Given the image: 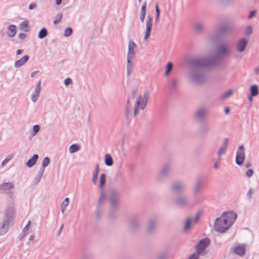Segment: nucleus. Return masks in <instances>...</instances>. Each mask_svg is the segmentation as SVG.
Listing matches in <instances>:
<instances>
[{
    "label": "nucleus",
    "mask_w": 259,
    "mask_h": 259,
    "mask_svg": "<svg viewBox=\"0 0 259 259\" xmlns=\"http://www.w3.org/2000/svg\"><path fill=\"white\" fill-rule=\"evenodd\" d=\"M202 60H207L205 57H197L189 61L191 68L189 72V78L194 83L201 84L206 81L205 68L213 67L212 65H204Z\"/></svg>",
    "instance_id": "1"
},
{
    "label": "nucleus",
    "mask_w": 259,
    "mask_h": 259,
    "mask_svg": "<svg viewBox=\"0 0 259 259\" xmlns=\"http://www.w3.org/2000/svg\"><path fill=\"white\" fill-rule=\"evenodd\" d=\"M237 218V214L233 211L224 212L220 218L215 219L213 229L218 232L224 233L228 230Z\"/></svg>",
    "instance_id": "2"
},
{
    "label": "nucleus",
    "mask_w": 259,
    "mask_h": 259,
    "mask_svg": "<svg viewBox=\"0 0 259 259\" xmlns=\"http://www.w3.org/2000/svg\"><path fill=\"white\" fill-rule=\"evenodd\" d=\"M217 54L211 57H206L207 60H202L201 63L204 65H212L213 67H222L223 62L220 61V59L223 57H228L230 54V50L225 44H221L217 47Z\"/></svg>",
    "instance_id": "3"
},
{
    "label": "nucleus",
    "mask_w": 259,
    "mask_h": 259,
    "mask_svg": "<svg viewBox=\"0 0 259 259\" xmlns=\"http://www.w3.org/2000/svg\"><path fill=\"white\" fill-rule=\"evenodd\" d=\"M173 172V164L170 161L164 163L159 168L156 177L157 183L164 182Z\"/></svg>",
    "instance_id": "4"
},
{
    "label": "nucleus",
    "mask_w": 259,
    "mask_h": 259,
    "mask_svg": "<svg viewBox=\"0 0 259 259\" xmlns=\"http://www.w3.org/2000/svg\"><path fill=\"white\" fill-rule=\"evenodd\" d=\"M15 210L13 207H8L4 215L3 221L0 224V235L6 233L8 230L10 221L13 217Z\"/></svg>",
    "instance_id": "5"
},
{
    "label": "nucleus",
    "mask_w": 259,
    "mask_h": 259,
    "mask_svg": "<svg viewBox=\"0 0 259 259\" xmlns=\"http://www.w3.org/2000/svg\"><path fill=\"white\" fill-rule=\"evenodd\" d=\"M233 31V28L226 24H222L219 25L215 32V35L213 36V39L214 42L218 41L221 37L230 34Z\"/></svg>",
    "instance_id": "6"
},
{
    "label": "nucleus",
    "mask_w": 259,
    "mask_h": 259,
    "mask_svg": "<svg viewBox=\"0 0 259 259\" xmlns=\"http://www.w3.org/2000/svg\"><path fill=\"white\" fill-rule=\"evenodd\" d=\"M208 109L203 106L198 107L194 112L193 118L197 122L202 123L207 118Z\"/></svg>",
    "instance_id": "7"
},
{
    "label": "nucleus",
    "mask_w": 259,
    "mask_h": 259,
    "mask_svg": "<svg viewBox=\"0 0 259 259\" xmlns=\"http://www.w3.org/2000/svg\"><path fill=\"white\" fill-rule=\"evenodd\" d=\"M187 188L186 184L183 181L177 180L174 181L170 186V190L175 193H180L184 192Z\"/></svg>",
    "instance_id": "8"
},
{
    "label": "nucleus",
    "mask_w": 259,
    "mask_h": 259,
    "mask_svg": "<svg viewBox=\"0 0 259 259\" xmlns=\"http://www.w3.org/2000/svg\"><path fill=\"white\" fill-rule=\"evenodd\" d=\"M120 204V196L118 192L112 191L109 197V205L111 208H118Z\"/></svg>",
    "instance_id": "9"
},
{
    "label": "nucleus",
    "mask_w": 259,
    "mask_h": 259,
    "mask_svg": "<svg viewBox=\"0 0 259 259\" xmlns=\"http://www.w3.org/2000/svg\"><path fill=\"white\" fill-rule=\"evenodd\" d=\"M158 224V218L156 217L150 218L148 221L147 231L149 234L153 233L157 228Z\"/></svg>",
    "instance_id": "10"
},
{
    "label": "nucleus",
    "mask_w": 259,
    "mask_h": 259,
    "mask_svg": "<svg viewBox=\"0 0 259 259\" xmlns=\"http://www.w3.org/2000/svg\"><path fill=\"white\" fill-rule=\"evenodd\" d=\"M205 184V180L203 178L198 177L194 183L193 188V193L194 195H197L200 193L201 189L203 188Z\"/></svg>",
    "instance_id": "11"
},
{
    "label": "nucleus",
    "mask_w": 259,
    "mask_h": 259,
    "mask_svg": "<svg viewBox=\"0 0 259 259\" xmlns=\"http://www.w3.org/2000/svg\"><path fill=\"white\" fill-rule=\"evenodd\" d=\"M210 242V239L208 238H204L200 240L195 247L198 253L202 252L209 245Z\"/></svg>",
    "instance_id": "12"
},
{
    "label": "nucleus",
    "mask_w": 259,
    "mask_h": 259,
    "mask_svg": "<svg viewBox=\"0 0 259 259\" xmlns=\"http://www.w3.org/2000/svg\"><path fill=\"white\" fill-rule=\"evenodd\" d=\"M175 202L177 205L181 207H184L189 205L188 197L184 195H179L175 199Z\"/></svg>",
    "instance_id": "13"
},
{
    "label": "nucleus",
    "mask_w": 259,
    "mask_h": 259,
    "mask_svg": "<svg viewBox=\"0 0 259 259\" xmlns=\"http://www.w3.org/2000/svg\"><path fill=\"white\" fill-rule=\"evenodd\" d=\"M205 29V22L203 20H197L193 24V30L197 34H201L204 31Z\"/></svg>",
    "instance_id": "14"
},
{
    "label": "nucleus",
    "mask_w": 259,
    "mask_h": 259,
    "mask_svg": "<svg viewBox=\"0 0 259 259\" xmlns=\"http://www.w3.org/2000/svg\"><path fill=\"white\" fill-rule=\"evenodd\" d=\"M231 251L240 256H243L246 252V246L244 244H238L231 248Z\"/></svg>",
    "instance_id": "15"
},
{
    "label": "nucleus",
    "mask_w": 259,
    "mask_h": 259,
    "mask_svg": "<svg viewBox=\"0 0 259 259\" xmlns=\"http://www.w3.org/2000/svg\"><path fill=\"white\" fill-rule=\"evenodd\" d=\"M153 24V17L151 16H148L146 21V31L144 39L146 40L150 36Z\"/></svg>",
    "instance_id": "16"
},
{
    "label": "nucleus",
    "mask_w": 259,
    "mask_h": 259,
    "mask_svg": "<svg viewBox=\"0 0 259 259\" xmlns=\"http://www.w3.org/2000/svg\"><path fill=\"white\" fill-rule=\"evenodd\" d=\"M137 48V46L135 42L132 39L128 42V51L127 54V58H134L136 54L135 50Z\"/></svg>",
    "instance_id": "17"
},
{
    "label": "nucleus",
    "mask_w": 259,
    "mask_h": 259,
    "mask_svg": "<svg viewBox=\"0 0 259 259\" xmlns=\"http://www.w3.org/2000/svg\"><path fill=\"white\" fill-rule=\"evenodd\" d=\"M248 40L245 38H241L236 44V50L239 53H242L244 51L248 44Z\"/></svg>",
    "instance_id": "18"
},
{
    "label": "nucleus",
    "mask_w": 259,
    "mask_h": 259,
    "mask_svg": "<svg viewBox=\"0 0 259 259\" xmlns=\"http://www.w3.org/2000/svg\"><path fill=\"white\" fill-rule=\"evenodd\" d=\"M140 227L139 220L135 218L131 219L129 224V229L132 232H135L138 231Z\"/></svg>",
    "instance_id": "19"
},
{
    "label": "nucleus",
    "mask_w": 259,
    "mask_h": 259,
    "mask_svg": "<svg viewBox=\"0 0 259 259\" xmlns=\"http://www.w3.org/2000/svg\"><path fill=\"white\" fill-rule=\"evenodd\" d=\"M41 80H39L36 85L34 92L31 96V100L33 102H35L39 96L41 91Z\"/></svg>",
    "instance_id": "20"
},
{
    "label": "nucleus",
    "mask_w": 259,
    "mask_h": 259,
    "mask_svg": "<svg viewBox=\"0 0 259 259\" xmlns=\"http://www.w3.org/2000/svg\"><path fill=\"white\" fill-rule=\"evenodd\" d=\"M245 159V153L243 151H237L236 152V156L235 158V162L238 165H241L243 164Z\"/></svg>",
    "instance_id": "21"
},
{
    "label": "nucleus",
    "mask_w": 259,
    "mask_h": 259,
    "mask_svg": "<svg viewBox=\"0 0 259 259\" xmlns=\"http://www.w3.org/2000/svg\"><path fill=\"white\" fill-rule=\"evenodd\" d=\"M29 59L28 55H25L19 60L15 62L14 66L15 68H19L25 64V63Z\"/></svg>",
    "instance_id": "22"
},
{
    "label": "nucleus",
    "mask_w": 259,
    "mask_h": 259,
    "mask_svg": "<svg viewBox=\"0 0 259 259\" xmlns=\"http://www.w3.org/2000/svg\"><path fill=\"white\" fill-rule=\"evenodd\" d=\"M149 97V92L148 91H145L144 93L143 98H142L140 109L141 110L145 109L147 106Z\"/></svg>",
    "instance_id": "23"
},
{
    "label": "nucleus",
    "mask_w": 259,
    "mask_h": 259,
    "mask_svg": "<svg viewBox=\"0 0 259 259\" xmlns=\"http://www.w3.org/2000/svg\"><path fill=\"white\" fill-rule=\"evenodd\" d=\"M14 187V184L11 182L3 183L0 185V190L5 191L10 190Z\"/></svg>",
    "instance_id": "24"
},
{
    "label": "nucleus",
    "mask_w": 259,
    "mask_h": 259,
    "mask_svg": "<svg viewBox=\"0 0 259 259\" xmlns=\"http://www.w3.org/2000/svg\"><path fill=\"white\" fill-rule=\"evenodd\" d=\"M133 59L132 58H127L126 73L128 76L131 74L133 70V63L131 61Z\"/></svg>",
    "instance_id": "25"
},
{
    "label": "nucleus",
    "mask_w": 259,
    "mask_h": 259,
    "mask_svg": "<svg viewBox=\"0 0 259 259\" xmlns=\"http://www.w3.org/2000/svg\"><path fill=\"white\" fill-rule=\"evenodd\" d=\"M38 158V155L37 154H34L33 156L29 159L28 161L26 163V165L28 167H31L34 165Z\"/></svg>",
    "instance_id": "26"
},
{
    "label": "nucleus",
    "mask_w": 259,
    "mask_h": 259,
    "mask_svg": "<svg viewBox=\"0 0 259 259\" xmlns=\"http://www.w3.org/2000/svg\"><path fill=\"white\" fill-rule=\"evenodd\" d=\"M123 179V173L120 170L116 172L112 178V182L114 183L121 182Z\"/></svg>",
    "instance_id": "27"
},
{
    "label": "nucleus",
    "mask_w": 259,
    "mask_h": 259,
    "mask_svg": "<svg viewBox=\"0 0 259 259\" xmlns=\"http://www.w3.org/2000/svg\"><path fill=\"white\" fill-rule=\"evenodd\" d=\"M229 139L228 138H226L224 140L223 144L221 146L219 151L218 152V160H220L221 155L225 151L227 145L228 143Z\"/></svg>",
    "instance_id": "28"
},
{
    "label": "nucleus",
    "mask_w": 259,
    "mask_h": 259,
    "mask_svg": "<svg viewBox=\"0 0 259 259\" xmlns=\"http://www.w3.org/2000/svg\"><path fill=\"white\" fill-rule=\"evenodd\" d=\"M8 30L9 31L7 33L9 37H14L16 33V26L14 25H10L8 27Z\"/></svg>",
    "instance_id": "29"
},
{
    "label": "nucleus",
    "mask_w": 259,
    "mask_h": 259,
    "mask_svg": "<svg viewBox=\"0 0 259 259\" xmlns=\"http://www.w3.org/2000/svg\"><path fill=\"white\" fill-rule=\"evenodd\" d=\"M113 159L109 154H106L105 156V164L108 166H110L113 165Z\"/></svg>",
    "instance_id": "30"
},
{
    "label": "nucleus",
    "mask_w": 259,
    "mask_h": 259,
    "mask_svg": "<svg viewBox=\"0 0 259 259\" xmlns=\"http://www.w3.org/2000/svg\"><path fill=\"white\" fill-rule=\"evenodd\" d=\"M106 198V195L104 192V190L103 189L101 190V192L100 193V196L99 199L98 201V205H100L102 206V204H103V203L105 202Z\"/></svg>",
    "instance_id": "31"
},
{
    "label": "nucleus",
    "mask_w": 259,
    "mask_h": 259,
    "mask_svg": "<svg viewBox=\"0 0 259 259\" xmlns=\"http://www.w3.org/2000/svg\"><path fill=\"white\" fill-rule=\"evenodd\" d=\"M251 96H256L258 94V86L256 84L252 85L250 88Z\"/></svg>",
    "instance_id": "32"
},
{
    "label": "nucleus",
    "mask_w": 259,
    "mask_h": 259,
    "mask_svg": "<svg viewBox=\"0 0 259 259\" xmlns=\"http://www.w3.org/2000/svg\"><path fill=\"white\" fill-rule=\"evenodd\" d=\"M192 218L191 217H188L185 221L183 230L184 231H188L190 228V226L192 223Z\"/></svg>",
    "instance_id": "33"
},
{
    "label": "nucleus",
    "mask_w": 259,
    "mask_h": 259,
    "mask_svg": "<svg viewBox=\"0 0 259 259\" xmlns=\"http://www.w3.org/2000/svg\"><path fill=\"white\" fill-rule=\"evenodd\" d=\"M106 183V175L102 174L100 177V188L101 190L104 189V186Z\"/></svg>",
    "instance_id": "34"
},
{
    "label": "nucleus",
    "mask_w": 259,
    "mask_h": 259,
    "mask_svg": "<svg viewBox=\"0 0 259 259\" xmlns=\"http://www.w3.org/2000/svg\"><path fill=\"white\" fill-rule=\"evenodd\" d=\"M103 209L102 206L97 204V207L96 210V218L97 219H99L101 218L103 212Z\"/></svg>",
    "instance_id": "35"
},
{
    "label": "nucleus",
    "mask_w": 259,
    "mask_h": 259,
    "mask_svg": "<svg viewBox=\"0 0 259 259\" xmlns=\"http://www.w3.org/2000/svg\"><path fill=\"white\" fill-rule=\"evenodd\" d=\"M48 34L47 29L46 28H42L38 33V37L39 39H43L47 36Z\"/></svg>",
    "instance_id": "36"
},
{
    "label": "nucleus",
    "mask_w": 259,
    "mask_h": 259,
    "mask_svg": "<svg viewBox=\"0 0 259 259\" xmlns=\"http://www.w3.org/2000/svg\"><path fill=\"white\" fill-rule=\"evenodd\" d=\"M117 208H111L109 211V216L111 219H115L117 217Z\"/></svg>",
    "instance_id": "37"
},
{
    "label": "nucleus",
    "mask_w": 259,
    "mask_h": 259,
    "mask_svg": "<svg viewBox=\"0 0 259 259\" xmlns=\"http://www.w3.org/2000/svg\"><path fill=\"white\" fill-rule=\"evenodd\" d=\"M29 26V22L28 21H24L22 22L21 23V24H20V28L21 30H24V31L25 32H28L29 30V29L28 28L25 29V28H28Z\"/></svg>",
    "instance_id": "38"
},
{
    "label": "nucleus",
    "mask_w": 259,
    "mask_h": 259,
    "mask_svg": "<svg viewBox=\"0 0 259 259\" xmlns=\"http://www.w3.org/2000/svg\"><path fill=\"white\" fill-rule=\"evenodd\" d=\"M80 147V146L76 144L71 145L69 148V152L73 153L79 150Z\"/></svg>",
    "instance_id": "39"
},
{
    "label": "nucleus",
    "mask_w": 259,
    "mask_h": 259,
    "mask_svg": "<svg viewBox=\"0 0 259 259\" xmlns=\"http://www.w3.org/2000/svg\"><path fill=\"white\" fill-rule=\"evenodd\" d=\"M44 171V170L43 168H40L35 178V184H37L38 182H39V181H40V179H41V178L42 177Z\"/></svg>",
    "instance_id": "40"
},
{
    "label": "nucleus",
    "mask_w": 259,
    "mask_h": 259,
    "mask_svg": "<svg viewBox=\"0 0 259 259\" xmlns=\"http://www.w3.org/2000/svg\"><path fill=\"white\" fill-rule=\"evenodd\" d=\"M180 84V81L179 79L175 78L171 80V89L172 90H176Z\"/></svg>",
    "instance_id": "41"
},
{
    "label": "nucleus",
    "mask_w": 259,
    "mask_h": 259,
    "mask_svg": "<svg viewBox=\"0 0 259 259\" xmlns=\"http://www.w3.org/2000/svg\"><path fill=\"white\" fill-rule=\"evenodd\" d=\"M131 112V103L129 99L127 100L126 108H125V117L126 118H128V115Z\"/></svg>",
    "instance_id": "42"
},
{
    "label": "nucleus",
    "mask_w": 259,
    "mask_h": 259,
    "mask_svg": "<svg viewBox=\"0 0 259 259\" xmlns=\"http://www.w3.org/2000/svg\"><path fill=\"white\" fill-rule=\"evenodd\" d=\"M199 128L201 132L206 133L209 130V126L207 124L202 122L200 124Z\"/></svg>",
    "instance_id": "43"
},
{
    "label": "nucleus",
    "mask_w": 259,
    "mask_h": 259,
    "mask_svg": "<svg viewBox=\"0 0 259 259\" xmlns=\"http://www.w3.org/2000/svg\"><path fill=\"white\" fill-rule=\"evenodd\" d=\"M233 93V91L231 90H228L226 93L222 94L221 97L220 99L222 100L226 99V98H228L229 96H230Z\"/></svg>",
    "instance_id": "44"
},
{
    "label": "nucleus",
    "mask_w": 259,
    "mask_h": 259,
    "mask_svg": "<svg viewBox=\"0 0 259 259\" xmlns=\"http://www.w3.org/2000/svg\"><path fill=\"white\" fill-rule=\"evenodd\" d=\"M172 68V64L171 62H168L166 65V70L164 72V75L167 76L169 74L170 71Z\"/></svg>",
    "instance_id": "45"
},
{
    "label": "nucleus",
    "mask_w": 259,
    "mask_h": 259,
    "mask_svg": "<svg viewBox=\"0 0 259 259\" xmlns=\"http://www.w3.org/2000/svg\"><path fill=\"white\" fill-rule=\"evenodd\" d=\"M50 161V160L49 157H45L42 160L41 168H43V169H44V168L49 164Z\"/></svg>",
    "instance_id": "46"
},
{
    "label": "nucleus",
    "mask_w": 259,
    "mask_h": 259,
    "mask_svg": "<svg viewBox=\"0 0 259 259\" xmlns=\"http://www.w3.org/2000/svg\"><path fill=\"white\" fill-rule=\"evenodd\" d=\"M141 100H142V95H140L138 97V98L137 99V100H136L135 105H134V108L139 109L140 108Z\"/></svg>",
    "instance_id": "47"
},
{
    "label": "nucleus",
    "mask_w": 259,
    "mask_h": 259,
    "mask_svg": "<svg viewBox=\"0 0 259 259\" xmlns=\"http://www.w3.org/2000/svg\"><path fill=\"white\" fill-rule=\"evenodd\" d=\"M72 32H73V30L71 28L67 27L64 30V36L65 37H68L72 34Z\"/></svg>",
    "instance_id": "48"
},
{
    "label": "nucleus",
    "mask_w": 259,
    "mask_h": 259,
    "mask_svg": "<svg viewBox=\"0 0 259 259\" xmlns=\"http://www.w3.org/2000/svg\"><path fill=\"white\" fill-rule=\"evenodd\" d=\"M62 14L61 13H58L56 16V19L54 21L53 23L54 24L59 23L62 18Z\"/></svg>",
    "instance_id": "49"
},
{
    "label": "nucleus",
    "mask_w": 259,
    "mask_h": 259,
    "mask_svg": "<svg viewBox=\"0 0 259 259\" xmlns=\"http://www.w3.org/2000/svg\"><path fill=\"white\" fill-rule=\"evenodd\" d=\"M245 34L247 36L250 35L252 33V28L250 26H248L245 29Z\"/></svg>",
    "instance_id": "50"
},
{
    "label": "nucleus",
    "mask_w": 259,
    "mask_h": 259,
    "mask_svg": "<svg viewBox=\"0 0 259 259\" xmlns=\"http://www.w3.org/2000/svg\"><path fill=\"white\" fill-rule=\"evenodd\" d=\"M40 126L39 125H35L33 126V135L35 136L39 131Z\"/></svg>",
    "instance_id": "51"
},
{
    "label": "nucleus",
    "mask_w": 259,
    "mask_h": 259,
    "mask_svg": "<svg viewBox=\"0 0 259 259\" xmlns=\"http://www.w3.org/2000/svg\"><path fill=\"white\" fill-rule=\"evenodd\" d=\"M200 253H198L197 251L195 253H192L188 259H198L199 257V255Z\"/></svg>",
    "instance_id": "52"
},
{
    "label": "nucleus",
    "mask_w": 259,
    "mask_h": 259,
    "mask_svg": "<svg viewBox=\"0 0 259 259\" xmlns=\"http://www.w3.org/2000/svg\"><path fill=\"white\" fill-rule=\"evenodd\" d=\"M254 193V190L252 188H250L247 193V197L249 200L251 198V194Z\"/></svg>",
    "instance_id": "53"
},
{
    "label": "nucleus",
    "mask_w": 259,
    "mask_h": 259,
    "mask_svg": "<svg viewBox=\"0 0 259 259\" xmlns=\"http://www.w3.org/2000/svg\"><path fill=\"white\" fill-rule=\"evenodd\" d=\"M69 203V199L67 197H66L63 201L61 206L67 207Z\"/></svg>",
    "instance_id": "54"
},
{
    "label": "nucleus",
    "mask_w": 259,
    "mask_h": 259,
    "mask_svg": "<svg viewBox=\"0 0 259 259\" xmlns=\"http://www.w3.org/2000/svg\"><path fill=\"white\" fill-rule=\"evenodd\" d=\"M31 224V221H29L26 226L23 229V233H26Z\"/></svg>",
    "instance_id": "55"
},
{
    "label": "nucleus",
    "mask_w": 259,
    "mask_h": 259,
    "mask_svg": "<svg viewBox=\"0 0 259 259\" xmlns=\"http://www.w3.org/2000/svg\"><path fill=\"white\" fill-rule=\"evenodd\" d=\"M256 14V11L255 10L252 11L250 12L248 16V19H250L255 16Z\"/></svg>",
    "instance_id": "56"
},
{
    "label": "nucleus",
    "mask_w": 259,
    "mask_h": 259,
    "mask_svg": "<svg viewBox=\"0 0 259 259\" xmlns=\"http://www.w3.org/2000/svg\"><path fill=\"white\" fill-rule=\"evenodd\" d=\"M253 174V171L252 169H249L246 172V175L248 177H251Z\"/></svg>",
    "instance_id": "57"
},
{
    "label": "nucleus",
    "mask_w": 259,
    "mask_h": 259,
    "mask_svg": "<svg viewBox=\"0 0 259 259\" xmlns=\"http://www.w3.org/2000/svg\"><path fill=\"white\" fill-rule=\"evenodd\" d=\"M146 6L147 3L146 2H145L142 6L141 12L146 13Z\"/></svg>",
    "instance_id": "58"
},
{
    "label": "nucleus",
    "mask_w": 259,
    "mask_h": 259,
    "mask_svg": "<svg viewBox=\"0 0 259 259\" xmlns=\"http://www.w3.org/2000/svg\"><path fill=\"white\" fill-rule=\"evenodd\" d=\"M72 83V80L70 78H67L64 80V84L65 85H68Z\"/></svg>",
    "instance_id": "59"
},
{
    "label": "nucleus",
    "mask_w": 259,
    "mask_h": 259,
    "mask_svg": "<svg viewBox=\"0 0 259 259\" xmlns=\"http://www.w3.org/2000/svg\"><path fill=\"white\" fill-rule=\"evenodd\" d=\"M99 171V166L98 164H97L95 166L93 175L98 176Z\"/></svg>",
    "instance_id": "60"
},
{
    "label": "nucleus",
    "mask_w": 259,
    "mask_h": 259,
    "mask_svg": "<svg viewBox=\"0 0 259 259\" xmlns=\"http://www.w3.org/2000/svg\"><path fill=\"white\" fill-rule=\"evenodd\" d=\"M26 36H27L26 34L24 33H20L19 34V38L20 39L23 40L26 37Z\"/></svg>",
    "instance_id": "61"
},
{
    "label": "nucleus",
    "mask_w": 259,
    "mask_h": 259,
    "mask_svg": "<svg viewBox=\"0 0 259 259\" xmlns=\"http://www.w3.org/2000/svg\"><path fill=\"white\" fill-rule=\"evenodd\" d=\"M200 213L199 212H198L194 218V221L195 223H197L198 222V221H199V220L200 219Z\"/></svg>",
    "instance_id": "62"
},
{
    "label": "nucleus",
    "mask_w": 259,
    "mask_h": 259,
    "mask_svg": "<svg viewBox=\"0 0 259 259\" xmlns=\"http://www.w3.org/2000/svg\"><path fill=\"white\" fill-rule=\"evenodd\" d=\"M97 180H98V175H93V183L94 185H96L97 183Z\"/></svg>",
    "instance_id": "63"
},
{
    "label": "nucleus",
    "mask_w": 259,
    "mask_h": 259,
    "mask_svg": "<svg viewBox=\"0 0 259 259\" xmlns=\"http://www.w3.org/2000/svg\"><path fill=\"white\" fill-rule=\"evenodd\" d=\"M11 159V158H9L8 157H7L3 162L2 163V165L3 166H4L6 163H7Z\"/></svg>",
    "instance_id": "64"
}]
</instances>
